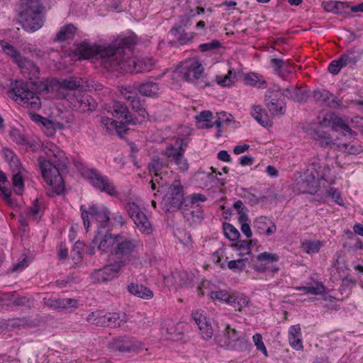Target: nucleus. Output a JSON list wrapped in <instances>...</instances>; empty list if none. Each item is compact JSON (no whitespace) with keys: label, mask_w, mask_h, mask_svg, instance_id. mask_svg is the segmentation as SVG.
Masks as SVG:
<instances>
[{"label":"nucleus","mask_w":363,"mask_h":363,"mask_svg":"<svg viewBox=\"0 0 363 363\" xmlns=\"http://www.w3.org/2000/svg\"><path fill=\"white\" fill-rule=\"evenodd\" d=\"M278 93L268 91L265 94V104L269 112L274 115H284L286 112V107L277 101Z\"/></svg>","instance_id":"20"},{"label":"nucleus","mask_w":363,"mask_h":363,"mask_svg":"<svg viewBox=\"0 0 363 363\" xmlns=\"http://www.w3.org/2000/svg\"><path fill=\"white\" fill-rule=\"evenodd\" d=\"M124 322L123 319L121 318L117 313H106V326L111 328L120 327Z\"/></svg>","instance_id":"49"},{"label":"nucleus","mask_w":363,"mask_h":363,"mask_svg":"<svg viewBox=\"0 0 363 363\" xmlns=\"http://www.w3.org/2000/svg\"><path fill=\"white\" fill-rule=\"evenodd\" d=\"M249 303L250 298L245 294L237 291H230V297L227 304L232 306L235 311H242L243 308L248 306Z\"/></svg>","instance_id":"23"},{"label":"nucleus","mask_w":363,"mask_h":363,"mask_svg":"<svg viewBox=\"0 0 363 363\" xmlns=\"http://www.w3.org/2000/svg\"><path fill=\"white\" fill-rule=\"evenodd\" d=\"M10 169L12 174L14 173H25L26 169L22 166L18 157H16L9 162Z\"/></svg>","instance_id":"60"},{"label":"nucleus","mask_w":363,"mask_h":363,"mask_svg":"<svg viewBox=\"0 0 363 363\" xmlns=\"http://www.w3.org/2000/svg\"><path fill=\"white\" fill-rule=\"evenodd\" d=\"M87 179L91 184L102 192H106L110 196L118 194L116 186L113 182L106 175L102 174L96 169H89L86 173Z\"/></svg>","instance_id":"10"},{"label":"nucleus","mask_w":363,"mask_h":363,"mask_svg":"<svg viewBox=\"0 0 363 363\" xmlns=\"http://www.w3.org/2000/svg\"><path fill=\"white\" fill-rule=\"evenodd\" d=\"M117 242L118 235L113 236L111 233H108L106 230H98L92 240V244L94 245L98 244L99 250L107 252L111 247L113 250Z\"/></svg>","instance_id":"16"},{"label":"nucleus","mask_w":363,"mask_h":363,"mask_svg":"<svg viewBox=\"0 0 363 363\" xmlns=\"http://www.w3.org/2000/svg\"><path fill=\"white\" fill-rule=\"evenodd\" d=\"M251 113L253 118L263 127L272 125L271 121L265 111L260 106H254Z\"/></svg>","instance_id":"33"},{"label":"nucleus","mask_w":363,"mask_h":363,"mask_svg":"<svg viewBox=\"0 0 363 363\" xmlns=\"http://www.w3.org/2000/svg\"><path fill=\"white\" fill-rule=\"evenodd\" d=\"M139 245V242L129 238H125L118 234V242L116 245L111 250V253L120 260H127V262H131L134 257V253Z\"/></svg>","instance_id":"9"},{"label":"nucleus","mask_w":363,"mask_h":363,"mask_svg":"<svg viewBox=\"0 0 363 363\" xmlns=\"http://www.w3.org/2000/svg\"><path fill=\"white\" fill-rule=\"evenodd\" d=\"M130 105L132 108L141 117L145 118L147 116L148 113L144 107V103L140 100L138 96L130 101Z\"/></svg>","instance_id":"51"},{"label":"nucleus","mask_w":363,"mask_h":363,"mask_svg":"<svg viewBox=\"0 0 363 363\" xmlns=\"http://www.w3.org/2000/svg\"><path fill=\"white\" fill-rule=\"evenodd\" d=\"M0 46L4 52L10 56L16 64L23 57L13 45L5 40L0 41Z\"/></svg>","instance_id":"37"},{"label":"nucleus","mask_w":363,"mask_h":363,"mask_svg":"<svg viewBox=\"0 0 363 363\" xmlns=\"http://www.w3.org/2000/svg\"><path fill=\"white\" fill-rule=\"evenodd\" d=\"M283 96L297 102L306 101L309 96L308 91L301 87H291L284 90Z\"/></svg>","instance_id":"24"},{"label":"nucleus","mask_w":363,"mask_h":363,"mask_svg":"<svg viewBox=\"0 0 363 363\" xmlns=\"http://www.w3.org/2000/svg\"><path fill=\"white\" fill-rule=\"evenodd\" d=\"M320 185L318 179L313 176H307L300 183L299 189L303 194H315L319 190Z\"/></svg>","instance_id":"26"},{"label":"nucleus","mask_w":363,"mask_h":363,"mask_svg":"<svg viewBox=\"0 0 363 363\" xmlns=\"http://www.w3.org/2000/svg\"><path fill=\"white\" fill-rule=\"evenodd\" d=\"M209 296L213 300H216L220 302H225L228 303V299L230 297V291L229 292L224 290L211 291Z\"/></svg>","instance_id":"53"},{"label":"nucleus","mask_w":363,"mask_h":363,"mask_svg":"<svg viewBox=\"0 0 363 363\" xmlns=\"http://www.w3.org/2000/svg\"><path fill=\"white\" fill-rule=\"evenodd\" d=\"M135 45H133L130 48L123 46V52L121 53L120 64L118 65L113 70L122 69L125 72L140 73L143 72H149L153 67V62L152 59L141 58L138 59L135 57L125 58L126 55L125 50L128 51Z\"/></svg>","instance_id":"5"},{"label":"nucleus","mask_w":363,"mask_h":363,"mask_svg":"<svg viewBox=\"0 0 363 363\" xmlns=\"http://www.w3.org/2000/svg\"><path fill=\"white\" fill-rule=\"evenodd\" d=\"M297 290L303 291L305 294L313 295H322L325 292V287L321 282H315L314 285L306 286H298Z\"/></svg>","instance_id":"40"},{"label":"nucleus","mask_w":363,"mask_h":363,"mask_svg":"<svg viewBox=\"0 0 363 363\" xmlns=\"http://www.w3.org/2000/svg\"><path fill=\"white\" fill-rule=\"evenodd\" d=\"M253 228L257 233L264 236H270L277 230L272 220L264 216H260L255 219Z\"/></svg>","instance_id":"17"},{"label":"nucleus","mask_w":363,"mask_h":363,"mask_svg":"<svg viewBox=\"0 0 363 363\" xmlns=\"http://www.w3.org/2000/svg\"><path fill=\"white\" fill-rule=\"evenodd\" d=\"M311 137L320 147H327L334 145L333 140L330 135L322 130H314L311 133Z\"/></svg>","instance_id":"28"},{"label":"nucleus","mask_w":363,"mask_h":363,"mask_svg":"<svg viewBox=\"0 0 363 363\" xmlns=\"http://www.w3.org/2000/svg\"><path fill=\"white\" fill-rule=\"evenodd\" d=\"M82 211V218L84 221V225L86 230L90 226L89 216L93 217L100 225L98 226L99 230H106L110 220L111 212L105 206L91 205L88 210L85 206H80Z\"/></svg>","instance_id":"6"},{"label":"nucleus","mask_w":363,"mask_h":363,"mask_svg":"<svg viewBox=\"0 0 363 363\" xmlns=\"http://www.w3.org/2000/svg\"><path fill=\"white\" fill-rule=\"evenodd\" d=\"M86 320L96 326L105 327L106 326V313L101 311H96L90 313Z\"/></svg>","instance_id":"39"},{"label":"nucleus","mask_w":363,"mask_h":363,"mask_svg":"<svg viewBox=\"0 0 363 363\" xmlns=\"http://www.w3.org/2000/svg\"><path fill=\"white\" fill-rule=\"evenodd\" d=\"M239 335H240L235 329H233L228 325L225 330L223 335L216 337V341L220 347L227 349V345H228V343L235 342Z\"/></svg>","instance_id":"29"},{"label":"nucleus","mask_w":363,"mask_h":363,"mask_svg":"<svg viewBox=\"0 0 363 363\" xmlns=\"http://www.w3.org/2000/svg\"><path fill=\"white\" fill-rule=\"evenodd\" d=\"M192 318L199 328L201 337L206 340L211 339L213 335L211 319L208 318L201 310L193 312Z\"/></svg>","instance_id":"15"},{"label":"nucleus","mask_w":363,"mask_h":363,"mask_svg":"<svg viewBox=\"0 0 363 363\" xmlns=\"http://www.w3.org/2000/svg\"><path fill=\"white\" fill-rule=\"evenodd\" d=\"M48 86L45 84L36 85L35 83L16 81L11 84L8 91L9 98L18 104H22L28 108L39 110L41 100L38 94L48 92Z\"/></svg>","instance_id":"3"},{"label":"nucleus","mask_w":363,"mask_h":363,"mask_svg":"<svg viewBox=\"0 0 363 363\" xmlns=\"http://www.w3.org/2000/svg\"><path fill=\"white\" fill-rule=\"evenodd\" d=\"M247 259H238L237 260H231L228 263V267L233 271H242L246 267Z\"/></svg>","instance_id":"58"},{"label":"nucleus","mask_w":363,"mask_h":363,"mask_svg":"<svg viewBox=\"0 0 363 363\" xmlns=\"http://www.w3.org/2000/svg\"><path fill=\"white\" fill-rule=\"evenodd\" d=\"M110 347L119 352H127L133 350L135 348V345L130 339L128 337H121L114 339L110 344Z\"/></svg>","instance_id":"30"},{"label":"nucleus","mask_w":363,"mask_h":363,"mask_svg":"<svg viewBox=\"0 0 363 363\" xmlns=\"http://www.w3.org/2000/svg\"><path fill=\"white\" fill-rule=\"evenodd\" d=\"M173 277L179 286H189L192 285L193 276L189 274L186 272L175 273Z\"/></svg>","instance_id":"47"},{"label":"nucleus","mask_w":363,"mask_h":363,"mask_svg":"<svg viewBox=\"0 0 363 363\" xmlns=\"http://www.w3.org/2000/svg\"><path fill=\"white\" fill-rule=\"evenodd\" d=\"M223 232L225 237L232 240H237L240 237L239 231L231 224L225 223L223 224Z\"/></svg>","instance_id":"52"},{"label":"nucleus","mask_w":363,"mask_h":363,"mask_svg":"<svg viewBox=\"0 0 363 363\" xmlns=\"http://www.w3.org/2000/svg\"><path fill=\"white\" fill-rule=\"evenodd\" d=\"M181 209L182 210L184 217L191 225L199 224L203 219V213L201 208H191L189 207V208H186L185 206H183Z\"/></svg>","instance_id":"27"},{"label":"nucleus","mask_w":363,"mask_h":363,"mask_svg":"<svg viewBox=\"0 0 363 363\" xmlns=\"http://www.w3.org/2000/svg\"><path fill=\"white\" fill-rule=\"evenodd\" d=\"M112 114L114 117L121 118L128 124L135 125L137 123V118L131 114L128 106L121 101L113 103Z\"/></svg>","instance_id":"19"},{"label":"nucleus","mask_w":363,"mask_h":363,"mask_svg":"<svg viewBox=\"0 0 363 363\" xmlns=\"http://www.w3.org/2000/svg\"><path fill=\"white\" fill-rule=\"evenodd\" d=\"M75 30V27L71 24L64 26L57 33L56 39L59 41L71 39L74 35Z\"/></svg>","instance_id":"45"},{"label":"nucleus","mask_w":363,"mask_h":363,"mask_svg":"<svg viewBox=\"0 0 363 363\" xmlns=\"http://www.w3.org/2000/svg\"><path fill=\"white\" fill-rule=\"evenodd\" d=\"M245 83L250 86H257L258 88H265L266 82L259 79V76L255 73L247 74L244 78Z\"/></svg>","instance_id":"50"},{"label":"nucleus","mask_w":363,"mask_h":363,"mask_svg":"<svg viewBox=\"0 0 363 363\" xmlns=\"http://www.w3.org/2000/svg\"><path fill=\"white\" fill-rule=\"evenodd\" d=\"M358 59L359 55L354 50H349L347 52L341 55L339 57L340 64H342V67L354 65L358 61Z\"/></svg>","instance_id":"43"},{"label":"nucleus","mask_w":363,"mask_h":363,"mask_svg":"<svg viewBox=\"0 0 363 363\" xmlns=\"http://www.w3.org/2000/svg\"><path fill=\"white\" fill-rule=\"evenodd\" d=\"M220 46V43L218 40H213L209 43L201 44L199 45V49L201 52H208L215 50Z\"/></svg>","instance_id":"62"},{"label":"nucleus","mask_w":363,"mask_h":363,"mask_svg":"<svg viewBox=\"0 0 363 363\" xmlns=\"http://www.w3.org/2000/svg\"><path fill=\"white\" fill-rule=\"evenodd\" d=\"M43 9L40 0H21L17 15L18 23L26 31L38 30L44 25Z\"/></svg>","instance_id":"4"},{"label":"nucleus","mask_w":363,"mask_h":363,"mask_svg":"<svg viewBox=\"0 0 363 363\" xmlns=\"http://www.w3.org/2000/svg\"><path fill=\"white\" fill-rule=\"evenodd\" d=\"M136 89H137V88L135 89L133 86H121L119 88V91L125 99L130 101L136 96H138Z\"/></svg>","instance_id":"55"},{"label":"nucleus","mask_w":363,"mask_h":363,"mask_svg":"<svg viewBox=\"0 0 363 363\" xmlns=\"http://www.w3.org/2000/svg\"><path fill=\"white\" fill-rule=\"evenodd\" d=\"M127 289L133 296L143 300H150L154 296V293L150 288L138 283L129 284Z\"/></svg>","instance_id":"22"},{"label":"nucleus","mask_w":363,"mask_h":363,"mask_svg":"<svg viewBox=\"0 0 363 363\" xmlns=\"http://www.w3.org/2000/svg\"><path fill=\"white\" fill-rule=\"evenodd\" d=\"M101 124L106 128V131L109 134H113V133L116 128V125H117V121H116L110 118L104 117L101 118Z\"/></svg>","instance_id":"63"},{"label":"nucleus","mask_w":363,"mask_h":363,"mask_svg":"<svg viewBox=\"0 0 363 363\" xmlns=\"http://www.w3.org/2000/svg\"><path fill=\"white\" fill-rule=\"evenodd\" d=\"M65 97L73 110L84 113L93 111L96 108L94 99L89 94L82 91L67 94Z\"/></svg>","instance_id":"8"},{"label":"nucleus","mask_w":363,"mask_h":363,"mask_svg":"<svg viewBox=\"0 0 363 363\" xmlns=\"http://www.w3.org/2000/svg\"><path fill=\"white\" fill-rule=\"evenodd\" d=\"M313 96L317 103L331 108H338L342 106V101L326 89H317L313 91Z\"/></svg>","instance_id":"18"},{"label":"nucleus","mask_w":363,"mask_h":363,"mask_svg":"<svg viewBox=\"0 0 363 363\" xmlns=\"http://www.w3.org/2000/svg\"><path fill=\"white\" fill-rule=\"evenodd\" d=\"M136 35L132 34L108 46L91 45L84 42L78 45L77 50L84 59L100 58L101 64L106 69L113 70L120 64L121 53L123 51L122 45L130 48L136 43Z\"/></svg>","instance_id":"2"},{"label":"nucleus","mask_w":363,"mask_h":363,"mask_svg":"<svg viewBox=\"0 0 363 363\" xmlns=\"http://www.w3.org/2000/svg\"><path fill=\"white\" fill-rule=\"evenodd\" d=\"M127 260H119L106 265L103 269L94 270L90 275L93 283L106 282L118 277L119 272Z\"/></svg>","instance_id":"11"},{"label":"nucleus","mask_w":363,"mask_h":363,"mask_svg":"<svg viewBox=\"0 0 363 363\" xmlns=\"http://www.w3.org/2000/svg\"><path fill=\"white\" fill-rule=\"evenodd\" d=\"M179 74L183 80L193 82L203 77V67L199 61L189 60L182 63L179 69Z\"/></svg>","instance_id":"14"},{"label":"nucleus","mask_w":363,"mask_h":363,"mask_svg":"<svg viewBox=\"0 0 363 363\" xmlns=\"http://www.w3.org/2000/svg\"><path fill=\"white\" fill-rule=\"evenodd\" d=\"M24 173H14L12 174V183L15 188H18L20 192H17L21 194L24 186L23 177Z\"/></svg>","instance_id":"59"},{"label":"nucleus","mask_w":363,"mask_h":363,"mask_svg":"<svg viewBox=\"0 0 363 363\" xmlns=\"http://www.w3.org/2000/svg\"><path fill=\"white\" fill-rule=\"evenodd\" d=\"M322 6L325 11L331 12L334 14H342L348 8V6L345 3L335 1H323Z\"/></svg>","instance_id":"31"},{"label":"nucleus","mask_w":363,"mask_h":363,"mask_svg":"<svg viewBox=\"0 0 363 363\" xmlns=\"http://www.w3.org/2000/svg\"><path fill=\"white\" fill-rule=\"evenodd\" d=\"M337 148L340 151L349 155H358L362 151L359 142L354 140L349 143H340L337 145Z\"/></svg>","instance_id":"35"},{"label":"nucleus","mask_w":363,"mask_h":363,"mask_svg":"<svg viewBox=\"0 0 363 363\" xmlns=\"http://www.w3.org/2000/svg\"><path fill=\"white\" fill-rule=\"evenodd\" d=\"M323 246V243L320 240H306L301 243V248L308 254L318 253Z\"/></svg>","instance_id":"44"},{"label":"nucleus","mask_w":363,"mask_h":363,"mask_svg":"<svg viewBox=\"0 0 363 363\" xmlns=\"http://www.w3.org/2000/svg\"><path fill=\"white\" fill-rule=\"evenodd\" d=\"M333 128L335 130H340L344 134L349 133L352 135L353 130L349 127V125L344 123L341 118H335L333 123Z\"/></svg>","instance_id":"56"},{"label":"nucleus","mask_w":363,"mask_h":363,"mask_svg":"<svg viewBox=\"0 0 363 363\" xmlns=\"http://www.w3.org/2000/svg\"><path fill=\"white\" fill-rule=\"evenodd\" d=\"M125 208L142 233L150 235L152 232V225L138 203L135 201H128L125 205Z\"/></svg>","instance_id":"7"},{"label":"nucleus","mask_w":363,"mask_h":363,"mask_svg":"<svg viewBox=\"0 0 363 363\" xmlns=\"http://www.w3.org/2000/svg\"><path fill=\"white\" fill-rule=\"evenodd\" d=\"M170 32L181 44H186L189 43L194 37L193 33H185L181 27L172 28Z\"/></svg>","instance_id":"42"},{"label":"nucleus","mask_w":363,"mask_h":363,"mask_svg":"<svg viewBox=\"0 0 363 363\" xmlns=\"http://www.w3.org/2000/svg\"><path fill=\"white\" fill-rule=\"evenodd\" d=\"M184 189L179 180H174L169 187L166 195V203L169 206L168 211H174L183 207Z\"/></svg>","instance_id":"13"},{"label":"nucleus","mask_w":363,"mask_h":363,"mask_svg":"<svg viewBox=\"0 0 363 363\" xmlns=\"http://www.w3.org/2000/svg\"><path fill=\"white\" fill-rule=\"evenodd\" d=\"M25 213L27 216L33 218L34 220L41 218L43 214V210L42 204L39 202L38 199H35L32 205L26 209Z\"/></svg>","instance_id":"41"},{"label":"nucleus","mask_w":363,"mask_h":363,"mask_svg":"<svg viewBox=\"0 0 363 363\" xmlns=\"http://www.w3.org/2000/svg\"><path fill=\"white\" fill-rule=\"evenodd\" d=\"M10 136L17 144L23 145L26 143L25 135L17 128H13L10 131Z\"/></svg>","instance_id":"61"},{"label":"nucleus","mask_w":363,"mask_h":363,"mask_svg":"<svg viewBox=\"0 0 363 363\" xmlns=\"http://www.w3.org/2000/svg\"><path fill=\"white\" fill-rule=\"evenodd\" d=\"M184 149L180 144L178 147H175L170 144L166 146L161 152L168 162H173L179 169L180 172H186L189 169V164L187 160L184 156Z\"/></svg>","instance_id":"12"},{"label":"nucleus","mask_w":363,"mask_h":363,"mask_svg":"<svg viewBox=\"0 0 363 363\" xmlns=\"http://www.w3.org/2000/svg\"><path fill=\"white\" fill-rule=\"evenodd\" d=\"M17 65L21 73L28 77L30 80L35 79L39 77V68L33 61L23 57L21 60V62H18Z\"/></svg>","instance_id":"21"},{"label":"nucleus","mask_w":363,"mask_h":363,"mask_svg":"<svg viewBox=\"0 0 363 363\" xmlns=\"http://www.w3.org/2000/svg\"><path fill=\"white\" fill-rule=\"evenodd\" d=\"M78 306V301L74 298H57L50 303V306L56 309L77 308Z\"/></svg>","instance_id":"34"},{"label":"nucleus","mask_w":363,"mask_h":363,"mask_svg":"<svg viewBox=\"0 0 363 363\" xmlns=\"http://www.w3.org/2000/svg\"><path fill=\"white\" fill-rule=\"evenodd\" d=\"M167 167V164L158 157L152 158L148 165L150 172L154 174H161L162 170Z\"/></svg>","instance_id":"46"},{"label":"nucleus","mask_w":363,"mask_h":363,"mask_svg":"<svg viewBox=\"0 0 363 363\" xmlns=\"http://www.w3.org/2000/svg\"><path fill=\"white\" fill-rule=\"evenodd\" d=\"M45 157L38 159L42 175L50 189L47 195L54 197L65 191V184L60 171L66 167L64 152L55 144L48 143L43 147Z\"/></svg>","instance_id":"1"},{"label":"nucleus","mask_w":363,"mask_h":363,"mask_svg":"<svg viewBox=\"0 0 363 363\" xmlns=\"http://www.w3.org/2000/svg\"><path fill=\"white\" fill-rule=\"evenodd\" d=\"M83 82L81 78L69 77L61 82L60 86L62 89H66L74 92V91H79L78 88L83 86Z\"/></svg>","instance_id":"38"},{"label":"nucleus","mask_w":363,"mask_h":363,"mask_svg":"<svg viewBox=\"0 0 363 363\" xmlns=\"http://www.w3.org/2000/svg\"><path fill=\"white\" fill-rule=\"evenodd\" d=\"M189 204H185V207H189L191 208H200L199 203L204 202L206 201V197L205 195L201 194H193L189 197Z\"/></svg>","instance_id":"54"},{"label":"nucleus","mask_w":363,"mask_h":363,"mask_svg":"<svg viewBox=\"0 0 363 363\" xmlns=\"http://www.w3.org/2000/svg\"><path fill=\"white\" fill-rule=\"evenodd\" d=\"M257 259L261 262L260 266L257 267V270L262 272L267 269V264L278 262L279 256L275 253L264 252L259 254Z\"/></svg>","instance_id":"32"},{"label":"nucleus","mask_w":363,"mask_h":363,"mask_svg":"<svg viewBox=\"0 0 363 363\" xmlns=\"http://www.w3.org/2000/svg\"><path fill=\"white\" fill-rule=\"evenodd\" d=\"M137 90L143 96L147 97H157L159 96L160 86L156 82L146 81L139 84L137 87Z\"/></svg>","instance_id":"25"},{"label":"nucleus","mask_w":363,"mask_h":363,"mask_svg":"<svg viewBox=\"0 0 363 363\" xmlns=\"http://www.w3.org/2000/svg\"><path fill=\"white\" fill-rule=\"evenodd\" d=\"M235 247L239 251L240 255H247L250 253V242L247 240H240L235 244Z\"/></svg>","instance_id":"64"},{"label":"nucleus","mask_w":363,"mask_h":363,"mask_svg":"<svg viewBox=\"0 0 363 363\" xmlns=\"http://www.w3.org/2000/svg\"><path fill=\"white\" fill-rule=\"evenodd\" d=\"M252 340L255 345L256 346L257 350L260 351L264 355V357H268L267 350L262 340V337L261 334L256 333L255 335H253Z\"/></svg>","instance_id":"57"},{"label":"nucleus","mask_w":363,"mask_h":363,"mask_svg":"<svg viewBox=\"0 0 363 363\" xmlns=\"http://www.w3.org/2000/svg\"><path fill=\"white\" fill-rule=\"evenodd\" d=\"M0 194L3 195L5 200L8 201L10 200L11 190L9 187L6 174L1 171H0Z\"/></svg>","instance_id":"48"},{"label":"nucleus","mask_w":363,"mask_h":363,"mask_svg":"<svg viewBox=\"0 0 363 363\" xmlns=\"http://www.w3.org/2000/svg\"><path fill=\"white\" fill-rule=\"evenodd\" d=\"M250 346L249 339L246 335H239L235 342L228 343V345H227V349L242 352L248 350Z\"/></svg>","instance_id":"36"}]
</instances>
